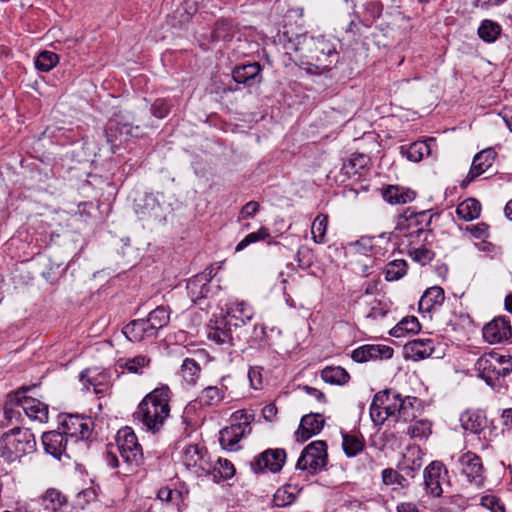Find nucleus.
Returning <instances> with one entry per match:
<instances>
[{"label":"nucleus","instance_id":"nucleus-1","mask_svg":"<svg viewBox=\"0 0 512 512\" xmlns=\"http://www.w3.org/2000/svg\"><path fill=\"white\" fill-rule=\"evenodd\" d=\"M170 389L156 388L145 396L134 412L135 419L148 431L158 432L170 414Z\"/></svg>","mask_w":512,"mask_h":512},{"label":"nucleus","instance_id":"nucleus-2","mask_svg":"<svg viewBox=\"0 0 512 512\" xmlns=\"http://www.w3.org/2000/svg\"><path fill=\"white\" fill-rule=\"evenodd\" d=\"M296 51L300 52L306 64L320 72L331 70L339 61L336 45L324 36L304 37Z\"/></svg>","mask_w":512,"mask_h":512},{"label":"nucleus","instance_id":"nucleus-3","mask_svg":"<svg viewBox=\"0 0 512 512\" xmlns=\"http://www.w3.org/2000/svg\"><path fill=\"white\" fill-rule=\"evenodd\" d=\"M34 435L28 429L14 428L0 438V456L14 462L35 450Z\"/></svg>","mask_w":512,"mask_h":512},{"label":"nucleus","instance_id":"nucleus-4","mask_svg":"<svg viewBox=\"0 0 512 512\" xmlns=\"http://www.w3.org/2000/svg\"><path fill=\"white\" fill-rule=\"evenodd\" d=\"M253 414L238 410L231 415V425L220 431V444L224 449L236 450L238 442L251 433Z\"/></svg>","mask_w":512,"mask_h":512},{"label":"nucleus","instance_id":"nucleus-5","mask_svg":"<svg viewBox=\"0 0 512 512\" xmlns=\"http://www.w3.org/2000/svg\"><path fill=\"white\" fill-rule=\"evenodd\" d=\"M475 367L483 379L492 381L512 371V357L498 352L485 353L478 358Z\"/></svg>","mask_w":512,"mask_h":512},{"label":"nucleus","instance_id":"nucleus-6","mask_svg":"<svg viewBox=\"0 0 512 512\" xmlns=\"http://www.w3.org/2000/svg\"><path fill=\"white\" fill-rule=\"evenodd\" d=\"M327 464V445L324 441L317 440L307 445L296 464L298 470L315 474Z\"/></svg>","mask_w":512,"mask_h":512},{"label":"nucleus","instance_id":"nucleus-7","mask_svg":"<svg viewBox=\"0 0 512 512\" xmlns=\"http://www.w3.org/2000/svg\"><path fill=\"white\" fill-rule=\"evenodd\" d=\"M118 451L129 466H138L143 459L142 447L130 427L120 429L116 436Z\"/></svg>","mask_w":512,"mask_h":512},{"label":"nucleus","instance_id":"nucleus-8","mask_svg":"<svg viewBox=\"0 0 512 512\" xmlns=\"http://www.w3.org/2000/svg\"><path fill=\"white\" fill-rule=\"evenodd\" d=\"M211 457L206 449L199 445H188L182 453L184 466L198 477H204L209 471Z\"/></svg>","mask_w":512,"mask_h":512},{"label":"nucleus","instance_id":"nucleus-9","mask_svg":"<svg viewBox=\"0 0 512 512\" xmlns=\"http://www.w3.org/2000/svg\"><path fill=\"white\" fill-rule=\"evenodd\" d=\"M26 392L27 389L15 392L11 401L15 402L30 419L40 423L47 422L49 418L48 406L36 398L27 396Z\"/></svg>","mask_w":512,"mask_h":512},{"label":"nucleus","instance_id":"nucleus-10","mask_svg":"<svg viewBox=\"0 0 512 512\" xmlns=\"http://www.w3.org/2000/svg\"><path fill=\"white\" fill-rule=\"evenodd\" d=\"M286 461V452L283 449H268L259 454L251 463L255 473L269 470L273 473L279 472Z\"/></svg>","mask_w":512,"mask_h":512},{"label":"nucleus","instance_id":"nucleus-11","mask_svg":"<svg viewBox=\"0 0 512 512\" xmlns=\"http://www.w3.org/2000/svg\"><path fill=\"white\" fill-rule=\"evenodd\" d=\"M394 349L384 344H366L351 352V358L357 363L368 361L388 360L393 357Z\"/></svg>","mask_w":512,"mask_h":512},{"label":"nucleus","instance_id":"nucleus-12","mask_svg":"<svg viewBox=\"0 0 512 512\" xmlns=\"http://www.w3.org/2000/svg\"><path fill=\"white\" fill-rule=\"evenodd\" d=\"M462 474L470 483L480 487L484 484V467L481 458L472 453L466 452L462 454L458 460Z\"/></svg>","mask_w":512,"mask_h":512},{"label":"nucleus","instance_id":"nucleus-13","mask_svg":"<svg viewBox=\"0 0 512 512\" xmlns=\"http://www.w3.org/2000/svg\"><path fill=\"white\" fill-rule=\"evenodd\" d=\"M496 155L497 153L493 148H486L478 152L473 158L466 178L461 181L460 188L466 189L470 182L485 173L493 165Z\"/></svg>","mask_w":512,"mask_h":512},{"label":"nucleus","instance_id":"nucleus-14","mask_svg":"<svg viewBox=\"0 0 512 512\" xmlns=\"http://www.w3.org/2000/svg\"><path fill=\"white\" fill-rule=\"evenodd\" d=\"M482 334L489 344L502 343L512 336L511 323L505 317H496L483 327Z\"/></svg>","mask_w":512,"mask_h":512},{"label":"nucleus","instance_id":"nucleus-15","mask_svg":"<svg viewBox=\"0 0 512 512\" xmlns=\"http://www.w3.org/2000/svg\"><path fill=\"white\" fill-rule=\"evenodd\" d=\"M64 434L74 441L88 439L91 435L93 422L90 418L69 415L62 422Z\"/></svg>","mask_w":512,"mask_h":512},{"label":"nucleus","instance_id":"nucleus-16","mask_svg":"<svg viewBox=\"0 0 512 512\" xmlns=\"http://www.w3.org/2000/svg\"><path fill=\"white\" fill-rule=\"evenodd\" d=\"M444 466L441 462L434 461L424 470V483L428 494L433 497H440L443 493L442 482Z\"/></svg>","mask_w":512,"mask_h":512},{"label":"nucleus","instance_id":"nucleus-17","mask_svg":"<svg viewBox=\"0 0 512 512\" xmlns=\"http://www.w3.org/2000/svg\"><path fill=\"white\" fill-rule=\"evenodd\" d=\"M324 426L321 414H308L302 417L300 425L295 433L297 441L305 442L318 434Z\"/></svg>","mask_w":512,"mask_h":512},{"label":"nucleus","instance_id":"nucleus-18","mask_svg":"<svg viewBox=\"0 0 512 512\" xmlns=\"http://www.w3.org/2000/svg\"><path fill=\"white\" fill-rule=\"evenodd\" d=\"M68 442L69 438L64 432L49 431L45 432L42 436L45 451L58 459L66 452Z\"/></svg>","mask_w":512,"mask_h":512},{"label":"nucleus","instance_id":"nucleus-19","mask_svg":"<svg viewBox=\"0 0 512 512\" xmlns=\"http://www.w3.org/2000/svg\"><path fill=\"white\" fill-rule=\"evenodd\" d=\"M261 70L260 64L254 62L236 67L232 76L237 83L251 87L261 82Z\"/></svg>","mask_w":512,"mask_h":512},{"label":"nucleus","instance_id":"nucleus-20","mask_svg":"<svg viewBox=\"0 0 512 512\" xmlns=\"http://www.w3.org/2000/svg\"><path fill=\"white\" fill-rule=\"evenodd\" d=\"M434 352L431 339H414L404 345V356L407 359L418 361L425 359Z\"/></svg>","mask_w":512,"mask_h":512},{"label":"nucleus","instance_id":"nucleus-21","mask_svg":"<svg viewBox=\"0 0 512 512\" xmlns=\"http://www.w3.org/2000/svg\"><path fill=\"white\" fill-rule=\"evenodd\" d=\"M210 280V274L201 273L188 281L187 293L194 303L208 297L211 291L209 285Z\"/></svg>","mask_w":512,"mask_h":512},{"label":"nucleus","instance_id":"nucleus-22","mask_svg":"<svg viewBox=\"0 0 512 512\" xmlns=\"http://www.w3.org/2000/svg\"><path fill=\"white\" fill-rule=\"evenodd\" d=\"M423 464L422 451L418 446H409L403 454L399 468L407 475L413 477Z\"/></svg>","mask_w":512,"mask_h":512},{"label":"nucleus","instance_id":"nucleus-23","mask_svg":"<svg viewBox=\"0 0 512 512\" xmlns=\"http://www.w3.org/2000/svg\"><path fill=\"white\" fill-rule=\"evenodd\" d=\"M235 474L233 464L227 459H217L215 462L210 460V468L204 477H210L212 481L219 483L231 478Z\"/></svg>","mask_w":512,"mask_h":512},{"label":"nucleus","instance_id":"nucleus-24","mask_svg":"<svg viewBox=\"0 0 512 512\" xmlns=\"http://www.w3.org/2000/svg\"><path fill=\"white\" fill-rule=\"evenodd\" d=\"M124 334L130 341L140 342L148 338L155 336L151 330L149 323L145 319H138L132 321L130 324L125 326Z\"/></svg>","mask_w":512,"mask_h":512},{"label":"nucleus","instance_id":"nucleus-25","mask_svg":"<svg viewBox=\"0 0 512 512\" xmlns=\"http://www.w3.org/2000/svg\"><path fill=\"white\" fill-rule=\"evenodd\" d=\"M445 300L444 290L439 286L428 288L419 301V309L422 312H430L435 307H440Z\"/></svg>","mask_w":512,"mask_h":512},{"label":"nucleus","instance_id":"nucleus-26","mask_svg":"<svg viewBox=\"0 0 512 512\" xmlns=\"http://www.w3.org/2000/svg\"><path fill=\"white\" fill-rule=\"evenodd\" d=\"M481 204L475 198H467L458 204L456 208L457 216L464 221H472L479 217Z\"/></svg>","mask_w":512,"mask_h":512},{"label":"nucleus","instance_id":"nucleus-27","mask_svg":"<svg viewBox=\"0 0 512 512\" xmlns=\"http://www.w3.org/2000/svg\"><path fill=\"white\" fill-rule=\"evenodd\" d=\"M299 491L296 485L286 484L281 486L273 495L274 505L277 507L291 505L295 501Z\"/></svg>","mask_w":512,"mask_h":512},{"label":"nucleus","instance_id":"nucleus-28","mask_svg":"<svg viewBox=\"0 0 512 512\" xmlns=\"http://www.w3.org/2000/svg\"><path fill=\"white\" fill-rule=\"evenodd\" d=\"M324 382L333 385H345L350 380L349 373L340 366H327L321 371Z\"/></svg>","mask_w":512,"mask_h":512},{"label":"nucleus","instance_id":"nucleus-29","mask_svg":"<svg viewBox=\"0 0 512 512\" xmlns=\"http://www.w3.org/2000/svg\"><path fill=\"white\" fill-rule=\"evenodd\" d=\"M387 398L386 392H378L374 395L373 401L370 405V418L375 425H382L386 420H388L385 410L383 409L384 405H382Z\"/></svg>","mask_w":512,"mask_h":512},{"label":"nucleus","instance_id":"nucleus-30","mask_svg":"<svg viewBox=\"0 0 512 512\" xmlns=\"http://www.w3.org/2000/svg\"><path fill=\"white\" fill-rule=\"evenodd\" d=\"M408 255L414 262L420 264L421 266L430 263L434 258V252L431 249L425 247L424 245L417 246V242L414 240H412L409 244Z\"/></svg>","mask_w":512,"mask_h":512},{"label":"nucleus","instance_id":"nucleus-31","mask_svg":"<svg viewBox=\"0 0 512 512\" xmlns=\"http://www.w3.org/2000/svg\"><path fill=\"white\" fill-rule=\"evenodd\" d=\"M502 31L501 26L492 20L485 19L478 28V36L486 43L495 42Z\"/></svg>","mask_w":512,"mask_h":512},{"label":"nucleus","instance_id":"nucleus-32","mask_svg":"<svg viewBox=\"0 0 512 512\" xmlns=\"http://www.w3.org/2000/svg\"><path fill=\"white\" fill-rule=\"evenodd\" d=\"M170 320V313L168 309L164 306H158L153 311H151L148 315V318L145 319L146 322L151 326V330L156 335V331L165 327Z\"/></svg>","mask_w":512,"mask_h":512},{"label":"nucleus","instance_id":"nucleus-33","mask_svg":"<svg viewBox=\"0 0 512 512\" xmlns=\"http://www.w3.org/2000/svg\"><path fill=\"white\" fill-rule=\"evenodd\" d=\"M417 402L415 397L402 398L400 396V405L395 422L413 421L416 418V409L414 404Z\"/></svg>","mask_w":512,"mask_h":512},{"label":"nucleus","instance_id":"nucleus-34","mask_svg":"<svg viewBox=\"0 0 512 512\" xmlns=\"http://www.w3.org/2000/svg\"><path fill=\"white\" fill-rule=\"evenodd\" d=\"M462 427L471 431L472 433H478L482 430L485 425V419L479 413L467 411L460 417Z\"/></svg>","mask_w":512,"mask_h":512},{"label":"nucleus","instance_id":"nucleus-35","mask_svg":"<svg viewBox=\"0 0 512 512\" xmlns=\"http://www.w3.org/2000/svg\"><path fill=\"white\" fill-rule=\"evenodd\" d=\"M420 330V324L416 317L403 318L392 330L390 334L394 337H403L406 333H417Z\"/></svg>","mask_w":512,"mask_h":512},{"label":"nucleus","instance_id":"nucleus-36","mask_svg":"<svg viewBox=\"0 0 512 512\" xmlns=\"http://www.w3.org/2000/svg\"><path fill=\"white\" fill-rule=\"evenodd\" d=\"M200 371L199 364L193 358H186L181 365V376L190 385H194L197 382Z\"/></svg>","mask_w":512,"mask_h":512},{"label":"nucleus","instance_id":"nucleus-37","mask_svg":"<svg viewBox=\"0 0 512 512\" xmlns=\"http://www.w3.org/2000/svg\"><path fill=\"white\" fill-rule=\"evenodd\" d=\"M383 392L387 393V398L385 400H383V402H384L382 404V405H384L383 409L385 410V414H386L388 420L391 419L395 422L396 418H397L399 407H401V405H400V396L401 395L394 391H391V390H384Z\"/></svg>","mask_w":512,"mask_h":512},{"label":"nucleus","instance_id":"nucleus-38","mask_svg":"<svg viewBox=\"0 0 512 512\" xmlns=\"http://www.w3.org/2000/svg\"><path fill=\"white\" fill-rule=\"evenodd\" d=\"M224 398V390L222 388H219V387H216V386H208L206 387L199 399H200V402L203 404V405H207V406H213V405H217L218 403H220Z\"/></svg>","mask_w":512,"mask_h":512},{"label":"nucleus","instance_id":"nucleus-39","mask_svg":"<svg viewBox=\"0 0 512 512\" xmlns=\"http://www.w3.org/2000/svg\"><path fill=\"white\" fill-rule=\"evenodd\" d=\"M59 61V57L56 53L51 51H42L36 57L35 66L42 72H48L53 69Z\"/></svg>","mask_w":512,"mask_h":512},{"label":"nucleus","instance_id":"nucleus-40","mask_svg":"<svg viewBox=\"0 0 512 512\" xmlns=\"http://www.w3.org/2000/svg\"><path fill=\"white\" fill-rule=\"evenodd\" d=\"M407 272V263L405 260L397 259L387 264L385 278L388 281H394L402 278Z\"/></svg>","mask_w":512,"mask_h":512},{"label":"nucleus","instance_id":"nucleus-41","mask_svg":"<svg viewBox=\"0 0 512 512\" xmlns=\"http://www.w3.org/2000/svg\"><path fill=\"white\" fill-rule=\"evenodd\" d=\"M227 314L243 323L249 321L253 316L252 308L245 302L231 304L227 309Z\"/></svg>","mask_w":512,"mask_h":512},{"label":"nucleus","instance_id":"nucleus-42","mask_svg":"<svg viewBox=\"0 0 512 512\" xmlns=\"http://www.w3.org/2000/svg\"><path fill=\"white\" fill-rule=\"evenodd\" d=\"M42 501L45 508L52 511H57L66 503L65 497L54 489L47 490L42 497Z\"/></svg>","mask_w":512,"mask_h":512},{"label":"nucleus","instance_id":"nucleus-43","mask_svg":"<svg viewBox=\"0 0 512 512\" xmlns=\"http://www.w3.org/2000/svg\"><path fill=\"white\" fill-rule=\"evenodd\" d=\"M342 447L348 457H354L362 451L364 444L358 436L344 434Z\"/></svg>","mask_w":512,"mask_h":512},{"label":"nucleus","instance_id":"nucleus-44","mask_svg":"<svg viewBox=\"0 0 512 512\" xmlns=\"http://www.w3.org/2000/svg\"><path fill=\"white\" fill-rule=\"evenodd\" d=\"M328 219L325 215H318L311 227L312 238L316 243H323L327 230Z\"/></svg>","mask_w":512,"mask_h":512},{"label":"nucleus","instance_id":"nucleus-45","mask_svg":"<svg viewBox=\"0 0 512 512\" xmlns=\"http://www.w3.org/2000/svg\"><path fill=\"white\" fill-rule=\"evenodd\" d=\"M270 237V232L268 228L261 227L258 231L249 233L246 235L236 246L235 250L236 252H239L243 249H245L248 245L265 240Z\"/></svg>","mask_w":512,"mask_h":512},{"label":"nucleus","instance_id":"nucleus-46","mask_svg":"<svg viewBox=\"0 0 512 512\" xmlns=\"http://www.w3.org/2000/svg\"><path fill=\"white\" fill-rule=\"evenodd\" d=\"M233 33L232 24L225 19L218 20L215 24L213 38L217 41H228Z\"/></svg>","mask_w":512,"mask_h":512},{"label":"nucleus","instance_id":"nucleus-47","mask_svg":"<svg viewBox=\"0 0 512 512\" xmlns=\"http://www.w3.org/2000/svg\"><path fill=\"white\" fill-rule=\"evenodd\" d=\"M431 422L425 419L417 420L408 427V434L413 438H425L431 433Z\"/></svg>","mask_w":512,"mask_h":512},{"label":"nucleus","instance_id":"nucleus-48","mask_svg":"<svg viewBox=\"0 0 512 512\" xmlns=\"http://www.w3.org/2000/svg\"><path fill=\"white\" fill-rule=\"evenodd\" d=\"M208 339L218 345H232V336L229 330L221 327H213L208 332Z\"/></svg>","mask_w":512,"mask_h":512},{"label":"nucleus","instance_id":"nucleus-49","mask_svg":"<svg viewBox=\"0 0 512 512\" xmlns=\"http://www.w3.org/2000/svg\"><path fill=\"white\" fill-rule=\"evenodd\" d=\"M424 154H429V146L424 142H414L407 150V158L413 162H419Z\"/></svg>","mask_w":512,"mask_h":512},{"label":"nucleus","instance_id":"nucleus-50","mask_svg":"<svg viewBox=\"0 0 512 512\" xmlns=\"http://www.w3.org/2000/svg\"><path fill=\"white\" fill-rule=\"evenodd\" d=\"M150 364V359L143 355L127 359L124 363L125 369L131 373H141L142 369Z\"/></svg>","mask_w":512,"mask_h":512},{"label":"nucleus","instance_id":"nucleus-51","mask_svg":"<svg viewBox=\"0 0 512 512\" xmlns=\"http://www.w3.org/2000/svg\"><path fill=\"white\" fill-rule=\"evenodd\" d=\"M480 504L491 512H505L504 504L495 495L483 496Z\"/></svg>","mask_w":512,"mask_h":512},{"label":"nucleus","instance_id":"nucleus-52","mask_svg":"<svg viewBox=\"0 0 512 512\" xmlns=\"http://www.w3.org/2000/svg\"><path fill=\"white\" fill-rule=\"evenodd\" d=\"M382 481L385 485L402 486L404 477L392 468H386L382 471Z\"/></svg>","mask_w":512,"mask_h":512},{"label":"nucleus","instance_id":"nucleus-53","mask_svg":"<svg viewBox=\"0 0 512 512\" xmlns=\"http://www.w3.org/2000/svg\"><path fill=\"white\" fill-rule=\"evenodd\" d=\"M151 112L156 118L162 119L170 112V104L165 99H156L151 106Z\"/></svg>","mask_w":512,"mask_h":512},{"label":"nucleus","instance_id":"nucleus-54","mask_svg":"<svg viewBox=\"0 0 512 512\" xmlns=\"http://www.w3.org/2000/svg\"><path fill=\"white\" fill-rule=\"evenodd\" d=\"M368 162L369 158L365 154L354 153L348 161V166L354 169L355 173H360L367 166Z\"/></svg>","mask_w":512,"mask_h":512},{"label":"nucleus","instance_id":"nucleus-55","mask_svg":"<svg viewBox=\"0 0 512 512\" xmlns=\"http://www.w3.org/2000/svg\"><path fill=\"white\" fill-rule=\"evenodd\" d=\"M383 199L390 205H402L413 201L414 194H382Z\"/></svg>","mask_w":512,"mask_h":512},{"label":"nucleus","instance_id":"nucleus-56","mask_svg":"<svg viewBox=\"0 0 512 512\" xmlns=\"http://www.w3.org/2000/svg\"><path fill=\"white\" fill-rule=\"evenodd\" d=\"M259 210V203L250 201L246 203L240 212V216L242 219H247L253 217Z\"/></svg>","mask_w":512,"mask_h":512},{"label":"nucleus","instance_id":"nucleus-57","mask_svg":"<svg viewBox=\"0 0 512 512\" xmlns=\"http://www.w3.org/2000/svg\"><path fill=\"white\" fill-rule=\"evenodd\" d=\"M251 386L254 389H258L262 385L261 372L259 367H253L248 372Z\"/></svg>","mask_w":512,"mask_h":512},{"label":"nucleus","instance_id":"nucleus-58","mask_svg":"<svg viewBox=\"0 0 512 512\" xmlns=\"http://www.w3.org/2000/svg\"><path fill=\"white\" fill-rule=\"evenodd\" d=\"M468 231L475 238H485L488 236V226L483 223L469 227Z\"/></svg>","mask_w":512,"mask_h":512},{"label":"nucleus","instance_id":"nucleus-59","mask_svg":"<svg viewBox=\"0 0 512 512\" xmlns=\"http://www.w3.org/2000/svg\"><path fill=\"white\" fill-rule=\"evenodd\" d=\"M396 512H421L412 502H401L396 506Z\"/></svg>","mask_w":512,"mask_h":512},{"label":"nucleus","instance_id":"nucleus-60","mask_svg":"<svg viewBox=\"0 0 512 512\" xmlns=\"http://www.w3.org/2000/svg\"><path fill=\"white\" fill-rule=\"evenodd\" d=\"M306 394L314 397L315 399H317L319 402H323L325 400V395L323 392H321L320 390H318L317 388H314V387H310V386H303L302 388Z\"/></svg>","mask_w":512,"mask_h":512},{"label":"nucleus","instance_id":"nucleus-61","mask_svg":"<svg viewBox=\"0 0 512 512\" xmlns=\"http://www.w3.org/2000/svg\"><path fill=\"white\" fill-rule=\"evenodd\" d=\"M12 397H13V394H10V395H9V399H8V401L6 402L5 407H4V415H5V418H6V419H9V420H11V419L14 417V413H15V411H14L13 406H15V407H18V408H19V406H18L15 402L11 401V398H12Z\"/></svg>","mask_w":512,"mask_h":512},{"label":"nucleus","instance_id":"nucleus-62","mask_svg":"<svg viewBox=\"0 0 512 512\" xmlns=\"http://www.w3.org/2000/svg\"><path fill=\"white\" fill-rule=\"evenodd\" d=\"M505 0H475V6L481 9H489L504 2Z\"/></svg>","mask_w":512,"mask_h":512},{"label":"nucleus","instance_id":"nucleus-63","mask_svg":"<svg viewBox=\"0 0 512 512\" xmlns=\"http://www.w3.org/2000/svg\"><path fill=\"white\" fill-rule=\"evenodd\" d=\"M254 336H253V340L255 342H261L264 340L265 336H266V331H265V328L261 325H256L254 327Z\"/></svg>","mask_w":512,"mask_h":512},{"label":"nucleus","instance_id":"nucleus-64","mask_svg":"<svg viewBox=\"0 0 512 512\" xmlns=\"http://www.w3.org/2000/svg\"><path fill=\"white\" fill-rule=\"evenodd\" d=\"M502 419L507 429H512V409H506L502 413Z\"/></svg>","mask_w":512,"mask_h":512}]
</instances>
